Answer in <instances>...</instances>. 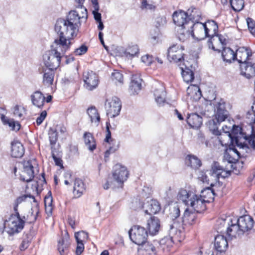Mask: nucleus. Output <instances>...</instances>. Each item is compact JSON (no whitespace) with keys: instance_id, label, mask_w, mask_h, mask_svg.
I'll list each match as a JSON object with an SVG mask.
<instances>
[{"instance_id":"1","label":"nucleus","mask_w":255,"mask_h":255,"mask_svg":"<svg viewBox=\"0 0 255 255\" xmlns=\"http://www.w3.org/2000/svg\"><path fill=\"white\" fill-rule=\"evenodd\" d=\"M78 12L71 11L65 18L56 20L54 30L58 37L54 40L52 49L43 56L48 69L55 70L59 67L62 54L69 50L72 43L71 40L77 36L81 27L80 19L87 16L85 11L81 16L78 15Z\"/></svg>"},{"instance_id":"2","label":"nucleus","mask_w":255,"mask_h":255,"mask_svg":"<svg viewBox=\"0 0 255 255\" xmlns=\"http://www.w3.org/2000/svg\"><path fill=\"white\" fill-rule=\"evenodd\" d=\"M232 143H235L240 149L246 152L250 151V147L255 150V134L248 135L239 126L234 125L232 128Z\"/></svg>"},{"instance_id":"3","label":"nucleus","mask_w":255,"mask_h":255,"mask_svg":"<svg viewBox=\"0 0 255 255\" xmlns=\"http://www.w3.org/2000/svg\"><path fill=\"white\" fill-rule=\"evenodd\" d=\"M233 222L229 232L234 238L240 237L252 230L254 224L253 219L249 215L241 216L238 219H233Z\"/></svg>"},{"instance_id":"4","label":"nucleus","mask_w":255,"mask_h":255,"mask_svg":"<svg viewBox=\"0 0 255 255\" xmlns=\"http://www.w3.org/2000/svg\"><path fill=\"white\" fill-rule=\"evenodd\" d=\"M200 17H196V19L189 21V28H191V35L193 38L198 40L204 39L206 37H210V33L212 31V25L209 26V21L207 24L197 21Z\"/></svg>"},{"instance_id":"5","label":"nucleus","mask_w":255,"mask_h":255,"mask_svg":"<svg viewBox=\"0 0 255 255\" xmlns=\"http://www.w3.org/2000/svg\"><path fill=\"white\" fill-rule=\"evenodd\" d=\"M199 16V11L195 7L189 8L186 12L183 10L175 11L173 15V20L174 23L181 27L189 28V21L196 19Z\"/></svg>"},{"instance_id":"6","label":"nucleus","mask_w":255,"mask_h":255,"mask_svg":"<svg viewBox=\"0 0 255 255\" xmlns=\"http://www.w3.org/2000/svg\"><path fill=\"white\" fill-rule=\"evenodd\" d=\"M6 222V231L8 235L12 236L22 231L25 224V217H21L18 212H14Z\"/></svg>"},{"instance_id":"7","label":"nucleus","mask_w":255,"mask_h":255,"mask_svg":"<svg viewBox=\"0 0 255 255\" xmlns=\"http://www.w3.org/2000/svg\"><path fill=\"white\" fill-rule=\"evenodd\" d=\"M215 193L211 187H207L201 192L200 196L197 195L195 211L202 212L206 210V203L214 201Z\"/></svg>"},{"instance_id":"8","label":"nucleus","mask_w":255,"mask_h":255,"mask_svg":"<svg viewBox=\"0 0 255 255\" xmlns=\"http://www.w3.org/2000/svg\"><path fill=\"white\" fill-rule=\"evenodd\" d=\"M114 188L122 187L123 184L128 178V171L126 167L117 164L114 167L113 171Z\"/></svg>"},{"instance_id":"9","label":"nucleus","mask_w":255,"mask_h":255,"mask_svg":"<svg viewBox=\"0 0 255 255\" xmlns=\"http://www.w3.org/2000/svg\"><path fill=\"white\" fill-rule=\"evenodd\" d=\"M128 233L131 241L139 246L146 242L148 237L147 230L138 225L133 226Z\"/></svg>"},{"instance_id":"10","label":"nucleus","mask_w":255,"mask_h":255,"mask_svg":"<svg viewBox=\"0 0 255 255\" xmlns=\"http://www.w3.org/2000/svg\"><path fill=\"white\" fill-rule=\"evenodd\" d=\"M105 107L107 115L111 118H114L120 114L122 108V103L119 98L113 97L106 100Z\"/></svg>"},{"instance_id":"11","label":"nucleus","mask_w":255,"mask_h":255,"mask_svg":"<svg viewBox=\"0 0 255 255\" xmlns=\"http://www.w3.org/2000/svg\"><path fill=\"white\" fill-rule=\"evenodd\" d=\"M180 226V224L179 222L170 223L168 227L169 239H168L167 237L162 239L160 241V244H164L167 243V246H170L174 241H179V237L181 234V232L179 229Z\"/></svg>"},{"instance_id":"12","label":"nucleus","mask_w":255,"mask_h":255,"mask_svg":"<svg viewBox=\"0 0 255 255\" xmlns=\"http://www.w3.org/2000/svg\"><path fill=\"white\" fill-rule=\"evenodd\" d=\"M177 197L179 201L182 202L187 207L192 208L195 211L196 194L182 188L179 190Z\"/></svg>"},{"instance_id":"13","label":"nucleus","mask_w":255,"mask_h":255,"mask_svg":"<svg viewBox=\"0 0 255 255\" xmlns=\"http://www.w3.org/2000/svg\"><path fill=\"white\" fill-rule=\"evenodd\" d=\"M184 47L178 44H173L169 47L167 58L171 62L177 63L184 60Z\"/></svg>"},{"instance_id":"14","label":"nucleus","mask_w":255,"mask_h":255,"mask_svg":"<svg viewBox=\"0 0 255 255\" xmlns=\"http://www.w3.org/2000/svg\"><path fill=\"white\" fill-rule=\"evenodd\" d=\"M232 223H234L233 219L230 217L218 219L215 225L217 232L221 234L226 233L229 237L233 238L234 237H232L231 235V232H229Z\"/></svg>"},{"instance_id":"15","label":"nucleus","mask_w":255,"mask_h":255,"mask_svg":"<svg viewBox=\"0 0 255 255\" xmlns=\"http://www.w3.org/2000/svg\"><path fill=\"white\" fill-rule=\"evenodd\" d=\"M84 87L88 91L96 89L99 84L98 75L93 71L85 72L83 74Z\"/></svg>"},{"instance_id":"16","label":"nucleus","mask_w":255,"mask_h":255,"mask_svg":"<svg viewBox=\"0 0 255 255\" xmlns=\"http://www.w3.org/2000/svg\"><path fill=\"white\" fill-rule=\"evenodd\" d=\"M33 166L30 161H24L23 163V170L20 176L21 180L29 182L34 178Z\"/></svg>"},{"instance_id":"17","label":"nucleus","mask_w":255,"mask_h":255,"mask_svg":"<svg viewBox=\"0 0 255 255\" xmlns=\"http://www.w3.org/2000/svg\"><path fill=\"white\" fill-rule=\"evenodd\" d=\"M154 90L155 100L159 106L164 105L166 101V92L164 87L160 84H156Z\"/></svg>"},{"instance_id":"18","label":"nucleus","mask_w":255,"mask_h":255,"mask_svg":"<svg viewBox=\"0 0 255 255\" xmlns=\"http://www.w3.org/2000/svg\"><path fill=\"white\" fill-rule=\"evenodd\" d=\"M214 247L216 250L220 253L226 252L228 243L226 237L223 235H218L215 236L214 240Z\"/></svg>"},{"instance_id":"19","label":"nucleus","mask_w":255,"mask_h":255,"mask_svg":"<svg viewBox=\"0 0 255 255\" xmlns=\"http://www.w3.org/2000/svg\"><path fill=\"white\" fill-rule=\"evenodd\" d=\"M197 213H199L195 211L192 208L188 207L184 213L182 217V222L185 225H192L195 223L197 218Z\"/></svg>"},{"instance_id":"20","label":"nucleus","mask_w":255,"mask_h":255,"mask_svg":"<svg viewBox=\"0 0 255 255\" xmlns=\"http://www.w3.org/2000/svg\"><path fill=\"white\" fill-rule=\"evenodd\" d=\"M241 74L249 79L255 76V65L252 62H246L240 65Z\"/></svg>"},{"instance_id":"21","label":"nucleus","mask_w":255,"mask_h":255,"mask_svg":"<svg viewBox=\"0 0 255 255\" xmlns=\"http://www.w3.org/2000/svg\"><path fill=\"white\" fill-rule=\"evenodd\" d=\"M139 246L138 255H156V249L152 243L145 242Z\"/></svg>"},{"instance_id":"22","label":"nucleus","mask_w":255,"mask_h":255,"mask_svg":"<svg viewBox=\"0 0 255 255\" xmlns=\"http://www.w3.org/2000/svg\"><path fill=\"white\" fill-rule=\"evenodd\" d=\"M161 209L159 202L155 200H150L144 203V212L146 214H155Z\"/></svg>"},{"instance_id":"23","label":"nucleus","mask_w":255,"mask_h":255,"mask_svg":"<svg viewBox=\"0 0 255 255\" xmlns=\"http://www.w3.org/2000/svg\"><path fill=\"white\" fill-rule=\"evenodd\" d=\"M252 53L250 48L242 47L239 48L236 52V59L242 64L246 62L249 57L251 56Z\"/></svg>"},{"instance_id":"24","label":"nucleus","mask_w":255,"mask_h":255,"mask_svg":"<svg viewBox=\"0 0 255 255\" xmlns=\"http://www.w3.org/2000/svg\"><path fill=\"white\" fill-rule=\"evenodd\" d=\"M230 129V127L228 128L227 126H224L223 127L224 133L220 131V134L217 135L219 142L222 146H227L230 141L232 142V135L229 132Z\"/></svg>"},{"instance_id":"25","label":"nucleus","mask_w":255,"mask_h":255,"mask_svg":"<svg viewBox=\"0 0 255 255\" xmlns=\"http://www.w3.org/2000/svg\"><path fill=\"white\" fill-rule=\"evenodd\" d=\"M142 79L138 75H133L129 86V92L131 94H137L141 89Z\"/></svg>"},{"instance_id":"26","label":"nucleus","mask_w":255,"mask_h":255,"mask_svg":"<svg viewBox=\"0 0 255 255\" xmlns=\"http://www.w3.org/2000/svg\"><path fill=\"white\" fill-rule=\"evenodd\" d=\"M70 245L69 235L65 231L62 234L61 240L59 241L58 244V250L61 255H63Z\"/></svg>"},{"instance_id":"27","label":"nucleus","mask_w":255,"mask_h":255,"mask_svg":"<svg viewBox=\"0 0 255 255\" xmlns=\"http://www.w3.org/2000/svg\"><path fill=\"white\" fill-rule=\"evenodd\" d=\"M11 155L14 158L21 157L24 153L22 144L19 141H13L11 143Z\"/></svg>"},{"instance_id":"28","label":"nucleus","mask_w":255,"mask_h":255,"mask_svg":"<svg viewBox=\"0 0 255 255\" xmlns=\"http://www.w3.org/2000/svg\"><path fill=\"white\" fill-rule=\"evenodd\" d=\"M160 226L159 220L156 217H151L147 221V228L149 234L151 235H154L158 232Z\"/></svg>"},{"instance_id":"29","label":"nucleus","mask_w":255,"mask_h":255,"mask_svg":"<svg viewBox=\"0 0 255 255\" xmlns=\"http://www.w3.org/2000/svg\"><path fill=\"white\" fill-rule=\"evenodd\" d=\"M86 190V186L82 180L76 178L73 187V193L76 198L80 197Z\"/></svg>"},{"instance_id":"30","label":"nucleus","mask_w":255,"mask_h":255,"mask_svg":"<svg viewBox=\"0 0 255 255\" xmlns=\"http://www.w3.org/2000/svg\"><path fill=\"white\" fill-rule=\"evenodd\" d=\"M1 120L4 126H8L10 130L17 131L20 128V124L13 119H10L3 115L1 116Z\"/></svg>"},{"instance_id":"31","label":"nucleus","mask_w":255,"mask_h":255,"mask_svg":"<svg viewBox=\"0 0 255 255\" xmlns=\"http://www.w3.org/2000/svg\"><path fill=\"white\" fill-rule=\"evenodd\" d=\"M30 98L33 105L39 108H41L43 107L45 98L41 92L39 91L34 92L31 95Z\"/></svg>"},{"instance_id":"32","label":"nucleus","mask_w":255,"mask_h":255,"mask_svg":"<svg viewBox=\"0 0 255 255\" xmlns=\"http://www.w3.org/2000/svg\"><path fill=\"white\" fill-rule=\"evenodd\" d=\"M187 122L191 128H198L202 124V118L197 114H192L187 118Z\"/></svg>"},{"instance_id":"33","label":"nucleus","mask_w":255,"mask_h":255,"mask_svg":"<svg viewBox=\"0 0 255 255\" xmlns=\"http://www.w3.org/2000/svg\"><path fill=\"white\" fill-rule=\"evenodd\" d=\"M222 56L224 61L231 63L232 61L236 59V53L229 47H224L222 51Z\"/></svg>"},{"instance_id":"34","label":"nucleus","mask_w":255,"mask_h":255,"mask_svg":"<svg viewBox=\"0 0 255 255\" xmlns=\"http://www.w3.org/2000/svg\"><path fill=\"white\" fill-rule=\"evenodd\" d=\"M87 112L90 119L91 122L97 127L100 121V117L96 108L95 107L89 108Z\"/></svg>"},{"instance_id":"35","label":"nucleus","mask_w":255,"mask_h":255,"mask_svg":"<svg viewBox=\"0 0 255 255\" xmlns=\"http://www.w3.org/2000/svg\"><path fill=\"white\" fill-rule=\"evenodd\" d=\"M39 213V205L35 201L34 205L31 208L27 217H25V221H28L29 223H34L37 219Z\"/></svg>"},{"instance_id":"36","label":"nucleus","mask_w":255,"mask_h":255,"mask_svg":"<svg viewBox=\"0 0 255 255\" xmlns=\"http://www.w3.org/2000/svg\"><path fill=\"white\" fill-rule=\"evenodd\" d=\"M43 83L45 85L49 86L53 84L55 75L54 70L46 69L43 71Z\"/></svg>"},{"instance_id":"37","label":"nucleus","mask_w":255,"mask_h":255,"mask_svg":"<svg viewBox=\"0 0 255 255\" xmlns=\"http://www.w3.org/2000/svg\"><path fill=\"white\" fill-rule=\"evenodd\" d=\"M139 48L137 45L129 46L124 52L123 56L128 59H131L134 56H138Z\"/></svg>"},{"instance_id":"38","label":"nucleus","mask_w":255,"mask_h":255,"mask_svg":"<svg viewBox=\"0 0 255 255\" xmlns=\"http://www.w3.org/2000/svg\"><path fill=\"white\" fill-rule=\"evenodd\" d=\"M186 164L194 169H197L201 166V161L194 155H188L185 159Z\"/></svg>"},{"instance_id":"39","label":"nucleus","mask_w":255,"mask_h":255,"mask_svg":"<svg viewBox=\"0 0 255 255\" xmlns=\"http://www.w3.org/2000/svg\"><path fill=\"white\" fill-rule=\"evenodd\" d=\"M180 69L181 70L182 76L185 82L189 83L193 81L194 75L193 72L191 69L187 67H185V68L180 67Z\"/></svg>"},{"instance_id":"40","label":"nucleus","mask_w":255,"mask_h":255,"mask_svg":"<svg viewBox=\"0 0 255 255\" xmlns=\"http://www.w3.org/2000/svg\"><path fill=\"white\" fill-rule=\"evenodd\" d=\"M84 139L87 148L93 151L96 148L95 141L92 134L90 132H85L84 135Z\"/></svg>"},{"instance_id":"41","label":"nucleus","mask_w":255,"mask_h":255,"mask_svg":"<svg viewBox=\"0 0 255 255\" xmlns=\"http://www.w3.org/2000/svg\"><path fill=\"white\" fill-rule=\"evenodd\" d=\"M160 0H142L141 2L140 8L144 10H154L156 8V4L159 3Z\"/></svg>"},{"instance_id":"42","label":"nucleus","mask_w":255,"mask_h":255,"mask_svg":"<svg viewBox=\"0 0 255 255\" xmlns=\"http://www.w3.org/2000/svg\"><path fill=\"white\" fill-rule=\"evenodd\" d=\"M223 171V168L220 165L219 163L217 162H214L212 165L210 172L211 176L219 179Z\"/></svg>"},{"instance_id":"43","label":"nucleus","mask_w":255,"mask_h":255,"mask_svg":"<svg viewBox=\"0 0 255 255\" xmlns=\"http://www.w3.org/2000/svg\"><path fill=\"white\" fill-rule=\"evenodd\" d=\"M212 25V31L210 33L211 38L208 41V44L209 48H211L215 50V47L213 44V41H215V34H216V31L218 29V25L214 21H211L209 23V26Z\"/></svg>"},{"instance_id":"44","label":"nucleus","mask_w":255,"mask_h":255,"mask_svg":"<svg viewBox=\"0 0 255 255\" xmlns=\"http://www.w3.org/2000/svg\"><path fill=\"white\" fill-rule=\"evenodd\" d=\"M13 114L15 118L19 119H23L26 114L25 108L22 106L16 105L13 109Z\"/></svg>"},{"instance_id":"45","label":"nucleus","mask_w":255,"mask_h":255,"mask_svg":"<svg viewBox=\"0 0 255 255\" xmlns=\"http://www.w3.org/2000/svg\"><path fill=\"white\" fill-rule=\"evenodd\" d=\"M191 35V32L189 28L181 27L179 30H178V37L180 41L184 42Z\"/></svg>"},{"instance_id":"46","label":"nucleus","mask_w":255,"mask_h":255,"mask_svg":"<svg viewBox=\"0 0 255 255\" xmlns=\"http://www.w3.org/2000/svg\"><path fill=\"white\" fill-rule=\"evenodd\" d=\"M215 119H213L209 122V128L212 133L218 135L220 134V130H218V126L220 124V122H218Z\"/></svg>"},{"instance_id":"47","label":"nucleus","mask_w":255,"mask_h":255,"mask_svg":"<svg viewBox=\"0 0 255 255\" xmlns=\"http://www.w3.org/2000/svg\"><path fill=\"white\" fill-rule=\"evenodd\" d=\"M33 199V202H35L36 200L33 196L30 195H23L17 198L14 202V212H18V205L25 201L27 198Z\"/></svg>"},{"instance_id":"48","label":"nucleus","mask_w":255,"mask_h":255,"mask_svg":"<svg viewBox=\"0 0 255 255\" xmlns=\"http://www.w3.org/2000/svg\"><path fill=\"white\" fill-rule=\"evenodd\" d=\"M130 207L131 209L135 211L142 208L144 209V203L143 204L140 198H136L132 200L130 203Z\"/></svg>"},{"instance_id":"49","label":"nucleus","mask_w":255,"mask_h":255,"mask_svg":"<svg viewBox=\"0 0 255 255\" xmlns=\"http://www.w3.org/2000/svg\"><path fill=\"white\" fill-rule=\"evenodd\" d=\"M85 0H75L76 1L78 2V3H79V6L78 7H77V8L75 10H73V11H79L78 12V15H82V12L83 13L84 11H85L86 13V15H87V16L84 17V18H80V23L81 24V21L83 19H84V20H86L87 17H88V13H87V9L86 8H85V7H83V6L81 5V4L83 3V1H84ZM71 11H72V10H71L70 11L68 14L66 15V16L69 14V13L71 12Z\"/></svg>"},{"instance_id":"50","label":"nucleus","mask_w":255,"mask_h":255,"mask_svg":"<svg viewBox=\"0 0 255 255\" xmlns=\"http://www.w3.org/2000/svg\"><path fill=\"white\" fill-rule=\"evenodd\" d=\"M232 9L235 11H241L244 7V0H230Z\"/></svg>"},{"instance_id":"51","label":"nucleus","mask_w":255,"mask_h":255,"mask_svg":"<svg viewBox=\"0 0 255 255\" xmlns=\"http://www.w3.org/2000/svg\"><path fill=\"white\" fill-rule=\"evenodd\" d=\"M93 5L94 10H93V14H94L95 19L98 22L101 21V14L98 12L99 10V5L98 2V0H91Z\"/></svg>"},{"instance_id":"52","label":"nucleus","mask_w":255,"mask_h":255,"mask_svg":"<svg viewBox=\"0 0 255 255\" xmlns=\"http://www.w3.org/2000/svg\"><path fill=\"white\" fill-rule=\"evenodd\" d=\"M180 216V209L179 207L176 205L171 208L169 214V217L172 220V223L173 222H177L176 220L179 218Z\"/></svg>"},{"instance_id":"53","label":"nucleus","mask_w":255,"mask_h":255,"mask_svg":"<svg viewBox=\"0 0 255 255\" xmlns=\"http://www.w3.org/2000/svg\"><path fill=\"white\" fill-rule=\"evenodd\" d=\"M228 111H215V119L218 122H222L224 121L228 116Z\"/></svg>"},{"instance_id":"54","label":"nucleus","mask_w":255,"mask_h":255,"mask_svg":"<svg viewBox=\"0 0 255 255\" xmlns=\"http://www.w3.org/2000/svg\"><path fill=\"white\" fill-rule=\"evenodd\" d=\"M48 135L51 147L53 148V146L55 144L57 140V132L55 130L51 128L49 130Z\"/></svg>"},{"instance_id":"55","label":"nucleus","mask_w":255,"mask_h":255,"mask_svg":"<svg viewBox=\"0 0 255 255\" xmlns=\"http://www.w3.org/2000/svg\"><path fill=\"white\" fill-rule=\"evenodd\" d=\"M75 238L77 242H82L87 240L88 238V235L87 233L82 231L80 232H77L75 234Z\"/></svg>"},{"instance_id":"56","label":"nucleus","mask_w":255,"mask_h":255,"mask_svg":"<svg viewBox=\"0 0 255 255\" xmlns=\"http://www.w3.org/2000/svg\"><path fill=\"white\" fill-rule=\"evenodd\" d=\"M215 111H228L225 109V102L223 99H220L219 101H215Z\"/></svg>"},{"instance_id":"57","label":"nucleus","mask_w":255,"mask_h":255,"mask_svg":"<svg viewBox=\"0 0 255 255\" xmlns=\"http://www.w3.org/2000/svg\"><path fill=\"white\" fill-rule=\"evenodd\" d=\"M112 78L113 81L117 83L119 82L120 83H123V76L122 73L117 70H115L112 74Z\"/></svg>"},{"instance_id":"58","label":"nucleus","mask_w":255,"mask_h":255,"mask_svg":"<svg viewBox=\"0 0 255 255\" xmlns=\"http://www.w3.org/2000/svg\"><path fill=\"white\" fill-rule=\"evenodd\" d=\"M88 47L85 44H82L79 48L75 49L74 53L75 55L80 56L86 53Z\"/></svg>"},{"instance_id":"59","label":"nucleus","mask_w":255,"mask_h":255,"mask_svg":"<svg viewBox=\"0 0 255 255\" xmlns=\"http://www.w3.org/2000/svg\"><path fill=\"white\" fill-rule=\"evenodd\" d=\"M248 28L251 33L255 37V21L251 18L247 19Z\"/></svg>"},{"instance_id":"60","label":"nucleus","mask_w":255,"mask_h":255,"mask_svg":"<svg viewBox=\"0 0 255 255\" xmlns=\"http://www.w3.org/2000/svg\"><path fill=\"white\" fill-rule=\"evenodd\" d=\"M45 211L48 214H51L52 208L51 207L52 198H45Z\"/></svg>"},{"instance_id":"61","label":"nucleus","mask_w":255,"mask_h":255,"mask_svg":"<svg viewBox=\"0 0 255 255\" xmlns=\"http://www.w3.org/2000/svg\"><path fill=\"white\" fill-rule=\"evenodd\" d=\"M252 109L253 114L248 113L247 118L249 119L251 124H255V101L253 103Z\"/></svg>"},{"instance_id":"62","label":"nucleus","mask_w":255,"mask_h":255,"mask_svg":"<svg viewBox=\"0 0 255 255\" xmlns=\"http://www.w3.org/2000/svg\"><path fill=\"white\" fill-rule=\"evenodd\" d=\"M51 154L52 157L54 160V162L55 163V164L57 166L63 167L62 165V160L59 157H58L56 156L55 153V149L51 147Z\"/></svg>"},{"instance_id":"63","label":"nucleus","mask_w":255,"mask_h":255,"mask_svg":"<svg viewBox=\"0 0 255 255\" xmlns=\"http://www.w3.org/2000/svg\"><path fill=\"white\" fill-rule=\"evenodd\" d=\"M166 18L165 16H158L155 20V26L157 27L163 26L166 24Z\"/></svg>"},{"instance_id":"64","label":"nucleus","mask_w":255,"mask_h":255,"mask_svg":"<svg viewBox=\"0 0 255 255\" xmlns=\"http://www.w3.org/2000/svg\"><path fill=\"white\" fill-rule=\"evenodd\" d=\"M198 178L199 180L203 183L207 182L208 183L209 181L208 177L207 175L204 171H199L198 174Z\"/></svg>"}]
</instances>
